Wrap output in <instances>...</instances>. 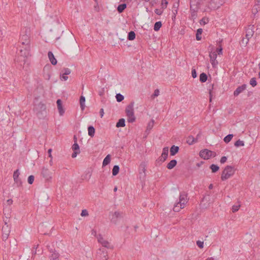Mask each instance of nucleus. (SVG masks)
Returning a JSON list of instances; mask_svg holds the SVG:
<instances>
[{
    "label": "nucleus",
    "instance_id": "nucleus-1",
    "mask_svg": "<svg viewBox=\"0 0 260 260\" xmlns=\"http://www.w3.org/2000/svg\"><path fill=\"white\" fill-rule=\"evenodd\" d=\"M30 28L24 27L22 29L19 41L22 46H27V48L30 46Z\"/></svg>",
    "mask_w": 260,
    "mask_h": 260
},
{
    "label": "nucleus",
    "instance_id": "nucleus-2",
    "mask_svg": "<svg viewBox=\"0 0 260 260\" xmlns=\"http://www.w3.org/2000/svg\"><path fill=\"white\" fill-rule=\"evenodd\" d=\"M134 102H131L125 108V113L127 117V121L133 123L136 120V117L134 115Z\"/></svg>",
    "mask_w": 260,
    "mask_h": 260
},
{
    "label": "nucleus",
    "instance_id": "nucleus-3",
    "mask_svg": "<svg viewBox=\"0 0 260 260\" xmlns=\"http://www.w3.org/2000/svg\"><path fill=\"white\" fill-rule=\"evenodd\" d=\"M35 111L39 119H44L46 116V106L41 102L35 106Z\"/></svg>",
    "mask_w": 260,
    "mask_h": 260
},
{
    "label": "nucleus",
    "instance_id": "nucleus-4",
    "mask_svg": "<svg viewBox=\"0 0 260 260\" xmlns=\"http://www.w3.org/2000/svg\"><path fill=\"white\" fill-rule=\"evenodd\" d=\"M235 173V170L232 166H227L222 171L221 179L224 181L232 177Z\"/></svg>",
    "mask_w": 260,
    "mask_h": 260
},
{
    "label": "nucleus",
    "instance_id": "nucleus-5",
    "mask_svg": "<svg viewBox=\"0 0 260 260\" xmlns=\"http://www.w3.org/2000/svg\"><path fill=\"white\" fill-rule=\"evenodd\" d=\"M96 258L98 260H108L107 250L104 248H99L97 251Z\"/></svg>",
    "mask_w": 260,
    "mask_h": 260
},
{
    "label": "nucleus",
    "instance_id": "nucleus-6",
    "mask_svg": "<svg viewBox=\"0 0 260 260\" xmlns=\"http://www.w3.org/2000/svg\"><path fill=\"white\" fill-rule=\"evenodd\" d=\"M41 174L46 181H49L52 179V172L45 167L42 168Z\"/></svg>",
    "mask_w": 260,
    "mask_h": 260
},
{
    "label": "nucleus",
    "instance_id": "nucleus-7",
    "mask_svg": "<svg viewBox=\"0 0 260 260\" xmlns=\"http://www.w3.org/2000/svg\"><path fill=\"white\" fill-rule=\"evenodd\" d=\"M224 2L225 0H210L209 6L211 9H218L222 5Z\"/></svg>",
    "mask_w": 260,
    "mask_h": 260
},
{
    "label": "nucleus",
    "instance_id": "nucleus-8",
    "mask_svg": "<svg viewBox=\"0 0 260 260\" xmlns=\"http://www.w3.org/2000/svg\"><path fill=\"white\" fill-rule=\"evenodd\" d=\"M98 242L102 245L104 248H107L108 249H112L113 246L107 240L104 239L103 237L101 235H99L97 237Z\"/></svg>",
    "mask_w": 260,
    "mask_h": 260
},
{
    "label": "nucleus",
    "instance_id": "nucleus-9",
    "mask_svg": "<svg viewBox=\"0 0 260 260\" xmlns=\"http://www.w3.org/2000/svg\"><path fill=\"white\" fill-rule=\"evenodd\" d=\"M20 47L21 49H20L19 52L17 53V55L27 58L30 55V46H28V48L27 46H21Z\"/></svg>",
    "mask_w": 260,
    "mask_h": 260
},
{
    "label": "nucleus",
    "instance_id": "nucleus-10",
    "mask_svg": "<svg viewBox=\"0 0 260 260\" xmlns=\"http://www.w3.org/2000/svg\"><path fill=\"white\" fill-rule=\"evenodd\" d=\"M187 201V193L185 192H181L179 195V201L178 202V204H180L182 207H184Z\"/></svg>",
    "mask_w": 260,
    "mask_h": 260
},
{
    "label": "nucleus",
    "instance_id": "nucleus-11",
    "mask_svg": "<svg viewBox=\"0 0 260 260\" xmlns=\"http://www.w3.org/2000/svg\"><path fill=\"white\" fill-rule=\"evenodd\" d=\"M213 153L212 151L205 149L201 150L199 154L201 158L204 159H208L212 156Z\"/></svg>",
    "mask_w": 260,
    "mask_h": 260
},
{
    "label": "nucleus",
    "instance_id": "nucleus-12",
    "mask_svg": "<svg viewBox=\"0 0 260 260\" xmlns=\"http://www.w3.org/2000/svg\"><path fill=\"white\" fill-rule=\"evenodd\" d=\"M146 164L142 162L139 166V171L140 178H144L146 176Z\"/></svg>",
    "mask_w": 260,
    "mask_h": 260
},
{
    "label": "nucleus",
    "instance_id": "nucleus-13",
    "mask_svg": "<svg viewBox=\"0 0 260 260\" xmlns=\"http://www.w3.org/2000/svg\"><path fill=\"white\" fill-rule=\"evenodd\" d=\"M254 32V25H249L246 31V38L247 39V41L246 42V44L248 43L249 39L253 36Z\"/></svg>",
    "mask_w": 260,
    "mask_h": 260
},
{
    "label": "nucleus",
    "instance_id": "nucleus-14",
    "mask_svg": "<svg viewBox=\"0 0 260 260\" xmlns=\"http://www.w3.org/2000/svg\"><path fill=\"white\" fill-rule=\"evenodd\" d=\"M210 62L213 68H216L218 62L216 60L217 54L216 52H211L209 54Z\"/></svg>",
    "mask_w": 260,
    "mask_h": 260
},
{
    "label": "nucleus",
    "instance_id": "nucleus-15",
    "mask_svg": "<svg viewBox=\"0 0 260 260\" xmlns=\"http://www.w3.org/2000/svg\"><path fill=\"white\" fill-rule=\"evenodd\" d=\"M15 61L17 62L21 67L23 66L27 62V58L17 55L15 58Z\"/></svg>",
    "mask_w": 260,
    "mask_h": 260
},
{
    "label": "nucleus",
    "instance_id": "nucleus-16",
    "mask_svg": "<svg viewBox=\"0 0 260 260\" xmlns=\"http://www.w3.org/2000/svg\"><path fill=\"white\" fill-rule=\"evenodd\" d=\"M168 147H164L162 149V152L161 156L158 158L159 161L161 162H164L167 158L168 155Z\"/></svg>",
    "mask_w": 260,
    "mask_h": 260
},
{
    "label": "nucleus",
    "instance_id": "nucleus-17",
    "mask_svg": "<svg viewBox=\"0 0 260 260\" xmlns=\"http://www.w3.org/2000/svg\"><path fill=\"white\" fill-rule=\"evenodd\" d=\"M122 217V213H120L119 212L116 211L112 215V217L111 218V222L116 224L119 218H121Z\"/></svg>",
    "mask_w": 260,
    "mask_h": 260
},
{
    "label": "nucleus",
    "instance_id": "nucleus-18",
    "mask_svg": "<svg viewBox=\"0 0 260 260\" xmlns=\"http://www.w3.org/2000/svg\"><path fill=\"white\" fill-rule=\"evenodd\" d=\"M200 3L197 0H190V11H194V10L199 9Z\"/></svg>",
    "mask_w": 260,
    "mask_h": 260
},
{
    "label": "nucleus",
    "instance_id": "nucleus-19",
    "mask_svg": "<svg viewBox=\"0 0 260 260\" xmlns=\"http://www.w3.org/2000/svg\"><path fill=\"white\" fill-rule=\"evenodd\" d=\"M49 251L51 253L49 256L50 260H55L58 258L59 254L55 249L50 248Z\"/></svg>",
    "mask_w": 260,
    "mask_h": 260
},
{
    "label": "nucleus",
    "instance_id": "nucleus-20",
    "mask_svg": "<svg viewBox=\"0 0 260 260\" xmlns=\"http://www.w3.org/2000/svg\"><path fill=\"white\" fill-rule=\"evenodd\" d=\"M246 84H243L237 88V89L234 92V95L235 96H238L240 93L242 92L246 88Z\"/></svg>",
    "mask_w": 260,
    "mask_h": 260
},
{
    "label": "nucleus",
    "instance_id": "nucleus-21",
    "mask_svg": "<svg viewBox=\"0 0 260 260\" xmlns=\"http://www.w3.org/2000/svg\"><path fill=\"white\" fill-rule=\"evenodd\" d=\"M19 172L18 170H16L15 171L13 174V178L15 182L17 184V186H20L21 185V181L19 179Z\"/></svg>",
    "mask_w": 260,
    "mask_h": 260
},
{
    "label": "nucleus",
    "instance_id": "nucleus-22",
    "mask_svg": "<svg viewBox=\"0 0 260 260\" xmlns=\"http://www.w3.org/2000/svg\"><path fill=\"white\" fill-rule=\"evenodd\" d=\"M260 11V0H257L256 3L253 7L252 13L255 16Z\"/></svg>",
    "mask_w": 260,
    "mask_h": 260
},
{
    "label": "nucleus",
    "instance_id": "nucleus-23",
    "mask_svg": "<svg viewBox=\"0 0 260 260\" xmlns=\"http://www.w3.org/2000/svg\"><path fill=\"white\" fill-rule=\"evenodd\" d=\"M56 104L60 115H62L64 113V110H63L62 106L61 100L60 99H58L57 100Z\"/></svg>",
    "mask_w": 260,
    "mask_h": 260
},
{
    "label": "nucleus",
    "instance_id": "nucleus-24",
    "mask_svg": "<svg viewBox=\"0 0 260 260\" xmlns=\"http://www.w3.org/2000/svg\"><path fill=\"white\" fill-rule=\"evenodd\" d=\"M48 58L53 65H55L57 63V60L55 58L53 53L51 51H49L48 53Z\"/></svg>",
    "mask_w": 260,
    "mask_h": 260
},
{
    "label": "nucleus",
    "instance_id": "nucleus-25",
    "mask_svg": "<svg viewBox=\"0 0 260 260\" xmlns=\"http://www.w3.org/2000/svg\"><path fill=\"white\" fill-rule=\"evenodd\" d=\"M179 147L173 145L170 148V154L172 156L175 155L179 151Z\"/></svg>",
    "mask_w": 260,
    "mask_h": 260
},
{
    "label": "nucleus",
    "instance_id": "nucleus-26",
    "mask_svg": "<svg viewBox=\"0 0 260 260\" xmlns=\"http://www.w3.org/2000/svg\"><path fill=\"white\" fill-rule=\"evenodd\" d=\"M177 164V160L176 159H173L168 164L167 168L170 170L172 169L176 166Z\"/></svg>",
    "mask_w": 260,
    "mask_h": 260
},
{
    "label": "nucleus",
    "instance_id": "nucleus-27",
    "mask_svg": "<svg viewBox=\"0 0 260 260\" xmlns=\"http://www.w3.org/2000/svg\"><path fill=\"white\" fill-rule=\"evenodd\" d=\"M88 135L91 137H93L95 133V128L92 126H89L88 127Z\"/></svg>",
    "mask_w": 260,
    "mask_h": 260
},
{
    "label": "nucleus",
    "instance_id": "nucleus-28",
    "mask_svg": "<svg viewBox=\"0 0 260 260\" xmlns=\"http://www.w3.org/2000/svg\"><path fill=\"white\" fill-rule=\"evenodd\" d=\"M111 160V156L110 154L107 155L103 161V167L108 165Z\"/></svg>",
    "mask_w": 260,
    "mask_h": 260
},
{
    "label": "nucleus",
    "instance_id": "nucleus-29",
    "mask_svg": "<svg viewBox=\"0 0 260 260\" xmlns=\"http://www.w3.org/2000/svg\"><path fill=\"white\" fill-rule=\"evenodd\" d=\"M154 120L151 119L150 122L147 124V128L146 130V132L148 134L150 132V130L152 128L154 125Z\"/></svg>",
    "mask_w": 260,
    "mask_h": 260
},
{
    "label": "nucleus",
    "instance_id": "nucleus-30",
    "mask_svg": "<svg viewBox=\"0 0 260 260\" xmlns=\"http://www.w3.org/2000/svg\"><path fill=\"white\" fill-rule=\"evenodd\" d=\"M125 125V119L124 118L120 119L117 122L116 126L117 127H124Z\"/></svg>",
    "mask_w": 260,
    "mask_h": 260
},
{
    "label": "nucleus",
    "instance_id": "nucleus-31",
    "mask_svg": "<svg viewBox=\"0 0 260 260\" xmlns=\"http://www.w3.org/2000/svg\"><path fill=\"white\" fill-rule=\"evenodd\" d=\"M85 98L84 96H81L80 99V104L81 110L83 111L85 108Z\"/></svg>",
    "mask_w": 260,
    "mask_h": 260
},
{
    "label": "nucleus",
    "instance_id": "nucleus-32",
    "mask_svg": "<svg viewBox=\"0 0 260 260\" xmlns=\"http://www.w3.org/2000/svg\"><path fill=\"white\" fill-rule=\"evenodd\" d=\"M197 141V140L194 138L193 136H189L187 139L186 142L189 145H192L193 143H196Z\"/></svg>",
    "mask_w": 260,
    "mask_h": 260
},
{
    "label": "nucleus",
    "instance_id": "nucleus-33",
    "mask_svg": "<svg viewBox=\"0 0 260 260\" xmlns=\"http://www.w3.org/2000/svg\"><path fill=\"white\" fill-rule=\"evenodd\" d=\"M207 75L204 73H202L200 75V81L202 82H205L207 80Z\"/></svg>",
    "mask_w": 260,
    "mask_h": 260
},
{
    "label": "nucleus",
    "instance_id": "nucleus-34",
    "mask_svg": "<svg viewBox=\"0 0 260 260\" xmlns=\"http://www.w3.org/2000/svg\"><path fill=\"white\" fill-rule=\"evenodd\" d=\"M126 7V5L125 4H122L118 6L117 10L119 13H121L124 10Z\"/></svg>",
    "mask_w": 260,
    "mask_h": 260
},
{
    "label": "nucleus",
    "instance_id": "nucleus-35",
    "mask_svg": "<svg viewBox=\"0 0 260 260\" xmlns=\"http://www.w3.org/2000/svg\"><path fill=\"white\" fill-rule=\"evenodd\" d=\"M136 38V34L134 31H131L128 32L127 39L130 41L134 40Z\"/></svg>",
    "mask_w": 260,
    "mask_h": 260
},
{
    "label": "nucleus",
    "instance_id": "nucleus-36",
    "mask_svg": "<svg viewBox=\"0 0 260 260\" xmlns=\"http://www.w3.org/2000/svg\"><path fill=\"white\" fill-rule=\"evenodd\" d=\"M162 26V23L160 21L156 22L154 25V30L156 31H157L159 30L160 27Z\"/></svg>",
    "mask_w": 260,
    "mask_h": 260
},
{
    "label": "nucleus",
    "instance_id": "nucleus-37",
    "mask_svg": "<svg viewBox=\"0 0 260 260\" xmlns=\"http://www.w3.org/2000/svg\"><path fill=\"white\" fill-rule=\"evenodd\" d=\"M202 32H203V29L202 28L198 29V30L197 31V34H196V39L198 41H200L201 40V39H202L201 35L202 34Z\"/></svg>",
    "mask_w": 260,
    "mask_h": 260
},
{
    "label": "nucleus",
    "instance_id": "nucleus-38",
    "mask_svg": "<svg viewBox=\"0 0 260 260\" xmlns=\"http://www.w3.org/2000/svg\"><path fill=\"white\" fill-rule=\"evenodd\" d=\"M119 171V167L118 165H115L113 167V170H112V175L113 176L117 175Z\"/></svg>",
    "mask_w": 260,
    "mask_h": 260
},
{
    "label": "nucleus",
    "instance_id": "nucleus-39",
    "mask_svg": "<svg viewBox=\"0 0 260 260\" xmlns=\"http://www.w3.org/2000/svg\"><path fill=\"white\" fill-rule=\"evenodd\" d=\"M210 168L211 169L212 172L214 173L217 172L219 169V167L217 165L214 164H212L210 166Z\"/></svg>",
    "mask_w": 260,
    "mask_h": 260
},
{
    "label": "nucleus",
    "instance_id": "nucleus-40",
    "mask_svg": "<svg viewBox=\"0 0 260 260\" xmlns=\"http://www.w3.org/2000/svg\"><path fill=\"white\" fill-rule=\"evenodd\" d=\"M233 137V134H229L228 135H227L226 136H225L224 138L223 141L225 143H228L231 141Z\"/></svg>",
    "mask_w": 260,
    "mask_h": 260
},
{
    "label": "nucleus",
    "instance_id": "nucleus-41",
    "mask_svg": "<svg viewBox=\"0 0 260 260\" xmlns=\"http://www.w3.org/2000/svg\"><path fill=\"white\" fill-rule=\"evenodd\" d=\"M184 207H182L180 204H178V203H176L174 206L173 210L175 212H179L181 209L184 208Z\"/></svg>",
    "mask_w": 260,
    "mask_h": 260
},
{
    "label": "nucleus",
    "instance_id": "nucleus-42",
    "mask_svg": "<svg viewBox=\"0 0 260 260\" xmlns=\"http://www.w3.org/2000/svg\"><path fill=\"white\" fill-rule=\"evenodd\" d=\"M190 11L191 13L190 19L194 21V20L197 17V12L198 11V10H194V11Z\"/></svg>",
    "mask_w": 260,
    "mask_h": 260
},
{
    "label": "nucleus",
    "instance_id": "nucleus-43",
    "mask_svg": "<svg viewBox=\"0 0 260 260\" xmlns=\"http://www.w3.org/2000/svg\"><path fill=\"white\" fill-rule=\"evenodd\" d=\"M115 97L118 102H120L124 100V96L120 93L116 94Z\"/></svg>",
    "mask_w": 260,
    "mask_h": 260
},
{
    "label": "nucleus",
    "instance_id": "nucleus-44",
    "mask_svg": "<svg viewBox=\"0 0 260 260\" xmlns=\"http://www.w3.org/2000/svg\"><path fill=\"white\" fill-rule=\"evenodd\" d=\"M72 149L73 151L80 152V148L79 145L77 144L76 141L75 142L74 144L72 146Z\"/></svg>",
    "mask_w": 260,
    "mask_h": 260
},
{
    "label": "nucleus",
    "instance_id": "nucleus-45",
    "mask_svg": "<svg viewBox=\"0 0 260 260\" xmlns=\"http://www.w3.org/2000/svg\"><path fill=\"white\" fill-rule=\"evenodd\" d=\"M234 145L237 147L239 146H244V142L243 141L238 140L235 143Z\"/></svg>",
    "mask_w": 260,
    "mask_h": 260
},
{
    "label": "nucleus",
    "instance_id": "nucleus-46",
    "mask_svg": "<svg viewBox=\"0 0 260 260\" xmlns=\"http://www.w3.org/2000/svg\"><path fill=\"white\" fill-rule=\"evenodd\" d=\"M209 22L208 18L204 17L203 18L201 21H200V24L201 25H205L206 24L208 23Z\"/></svg>",
    "mask_w": 260,
    "mask_h": 260
},
{
    "label": "nucleus",
    "instance_id": "nucleus-47",
    "mask_svg": "<svg viewBox=\"0 0 260 260\" xmlns=\"http://www.w3.org/2000/svg\"><path fill=\"white\" fill-rule=\"evenodd\" d=\"M250 84L252 86L254 87L256 85L257 82L255 78H252L250 79Z\"/></svg>",
    "mask_w": 260,
    "mask_h": 260
},
{
    "label": "nucleus",
    "instance_id": "nucleus-48",
    "mask_svg": "<svg viewBox=\"0 0 260 260\" xmlns=\"http://www.w3.org/2000/svg\"><path fill=\"white\" fill-rule=\"evenodd\" d=\"M240 207V204H238V205H235L234 206H233L232 207V212H236L237 211H238L239 208Z\"/></svg>",
    "mask_w": 260,
    "mask_h": 260
},
{
    "label": "nucleus",
    "instance_id": "nucleus-49",
    "mask_svg": "<svg viewBox=\"0 0 260 260\" xmlns=\"http://www.w3.org/2000/svg\"><path fill=\"white\" fill-rule=\"evenodd\" d=\"M62 72L63 75H68L71 73V70L68 68H64L62 71Z\"/></svg>",
    "mask_w": 260,
    "mask_h": 260
},
{
    "label": "nucleus",
    "instance_id": "nucleus-50",
    "mask_svg": "<svg viewBox=\"0 0 260 260\" xmlns=\"http://www.w3.org/2000/svg\"><path fill=\"white\" fill-rule=\"evenodd\" d=\"M34 176L33 175H30L28 177V179H27V181H28V183L29 184H32V183L34 182Z\"/></svg>",
    "mask_w": 260,
    "mask_h": 260
},
{
    "label": "nucleus",
    "instance_id": "nucleus-51",
    "mask_svg": "<svg viewBox=\"0 0 260 260\" xmlns=\"http://www.w3.org/2000/svg\"><path fill=\"white\" fill-rule=\"evenodd\" d=\"M216 53H217L219 55L222 54V48L221 45L220 44L219 47L216 49Z\"/></svg>",
    "mask_w": 260,
    "mask_h": 260
},
{
    "label": "nucleus",
    "instance_id": "nucleus-52",
    "mask_svg": "<svg viewBox=\"0 0 260 260\" xmlns=\"http://www.w3.org/2000/svg\"><path fill=\"white\" fill-rule=\"evenodd\" d=\"M168 5V2L167 0H162L161 2V6L162 9H165L167 8Z\"/></svg>",
    "mask_w": 260,
    "mask_h": 260
},
{
    "label": "nucleus",
    "instance_id": "nucleus-53",
    "mask_svg": "<svg viewBox=\"0 0 260 260\" xmlns=\"http://www.w3.org/2000/svg\"><path fill=\"white\" fill-rule=\"evenodd\" d=\"M197 245L199 248H202L204 247V242L203 241L199 240L197 241Z\"/></svg>",
    "mask_w": 260,
    "mask_h": 260
},
{
    "label": "nucleus",
    "instance_id": "nucleus-54",
    "mask_svg": "<svg viewBox=\"0 0 260 260\" xmlns=\"http://www.w3.org/2000/svg\"><path fill=\"white\" fill-rule=\"evenodd\" d=\"M159 94V91L158 89H156L154 90L153 94H152V96L153 98H155Z\"/></svg>",
    "mask_w": 260,
    "mask_h": 260
},
{
    "label": "nucleus",
    "instance_id": "nucleus-55",
    "mask_svg": "<svg viewBox=\"0 0 260 260\" xmlns=\"http://www.w3.org/2000/svg\"><path fill=\"white\" fill-rule=\"evenodd\" d=\"M155 13L158 15H161V14L163 12V10H161V9H156L155 10Z\"/></svg>",
    "mask_w": 260,
    "mask_h": 260
},
{
    "label": "nucleus",
    "instance_id": "nucleus-56",
    "mask_svg": "<svg viewBox=\"0 0 260 260\" xmlns=\"http://www.w3.org/2000/svg\"><path fill=\"white\" fill-rule=\"evenodd\" d=\"M88 215V211L86 209L82 210V212L81 213V215L82 216H87Z\"/></svg>",
    "mask_w": 260,
    "mask_h": 260
},
{
    "label": "nucleus",
    "instance_id": "nucleus-57",
    "mask_svg": "<svg viewBox=\"0 0 260 260\" xmlns=\"http://www.w3.org/2000/svg\"><path fill=\"white\" fill-rule=\"evenodd\" d=\"M191 76L193 78H195L197 76V74L195 69H192L191 71Z\"/></svg>",
    "mask_w": 260,
    "mask_h": 260
},
{
    "label": "nucleus",
    "instance_id": "nucleus-58",
    "mask_svg": "<svg viewBox=\"0 0 260 260\" xmlns=\"http://www.w3.org/2000/svg\"><path fill=\"white\" fill-rule=\"evenodd\" d=\"M227 160V157L226 156H222L220 160V162L221 164H224L225 162H226Z\"/></svg>",
    "mask_w": 260,
    "mask_h": 260
},
{
    "label": "nucleus",
    "instance_id": "nucleus-59",
    "mask_svg": "<svg viewBox=\"0 0 260 260\" xmlns=\"http://www.w3.org/2000/svg\"><path fill=\"white\" fill-rule=\"evenodd\" d=\"M79 153L80 152L74 151L73 153L72 154V157L73 158H75L77 156V154Z\"/></svg>",
    "mask_w": 260,
    "mask_h": 260
},
{
    "label": "nucleus",
    "instance_id": "nucleus-60",
    "mask_svg": "<svg viewBox=\"0 0 260 260\" xmlns=\"http://www.w3.org/2000/svg\"><path fill=\"white\" fill-rule=\"evenodd\" d=\"M8 205L10 206L13 203V200L12 199H9L7 201Z\"/></svg>",
    "mask_w": 260,
    "mask_h": 260
},
{
    "label": "nucleus",
    "instance_id": "nucleus-61",
    "mask_svg": "<svg viewBox=\"0 0 260 260\" xmlns=\"http://www.w3.org/2000/svg\"><path fill=\"white\" fill-rule=\"evenodd\" d=\"M100 114L101 117H102L104 116V109L103 108L100 109Z\"/></svg>",
    "mask_w": 260,
    "mask_h": 260
},
{
    "label": "nucleus",
    "instance_id": "nucleus-62",
    "mask_svg": "<svg viewBox=\"0 0 260 260\" xmlns=\"http://www.w3.org/2000/svg\"><path fill=\"white\" fill-rule=\"evenodd\" d=\"M94 10L95 11L98 12L99 11V6H98V3H96V5H95L94 6Z\"/></svg>",
    "mask_w": 260,
    "mask_h": 260
},
{
    "label": "nucleus",
    "instance_id": "nucleus-63",
    "mask_svg": "<svg viewBox=\"0 0 260 260\" xmlns=\"http://www.w3.org/2000/svg\"><path fill=\"white\" fill-rule=\"evenodd\" d=\"M61 78L62 80L66 81L68 79V77L67 76V75H64L63 74L62 76H61Z\"/></svg>",
    "mask_w": 260,
    "mask_h": 260
},
{
    "label": "nucleus",
    "instance_id": "nucleus-64",
    "mask_svg": "<svg viewBox=\"0 0 260 260\" xmlns=\"http://www.w3.org/2000/svg\"><path fill=\"white\" fill-rule=\"evenodd\" d=\"M51 152H52V149H49L48 150V153L49 154V157H50V158H52Z\"/></svg>",
    "mask_w": 260,
    "mask_h": 260
}]
</instances>
